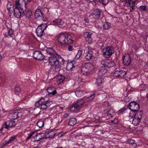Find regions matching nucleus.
<instances>
[{"label":"nucleus","mask_w":148,"mask_h":148,"mask_svg":"<svg viewBox=\"0 0 148 148\" xmlns=\"http://www.w3.org/2000/svg\"><path fill=\"white\" fill-rule=\"evenodd\" d=\"M129 116L133 118L132 123L135 126L138 125L140 121V119H138L137 118H135V116L131 113L130 114Z\"/></svg>","instance_id":"obj_18"},{"label":"nucleus","mask_w":148,"mask_h":148,"mask_svg":"<svg viewBox=\"0 0 148 148\" xmlns=\"http://www.w3.org/2000/svg\"><path fill=\"white\" fill-rule=\"evenodd\" d=\"M107 73V70L105 69H102L99 71L98 73V77L103 78V76L106 75Z\"/></svg>","instance_id":"obj_24"},{"label":"nucleus","mask_w":148,"mask_h":148,"mask_svg":"<svg viewBox=\"0 0 148 148\" xmlns=\"http://www.w3.org/2000/svg\"><path fill=\"white\" fill-rule=\"evenodd\" d=\"M135 140H134L131 139L130 140L128 141L129 143L130 144L132 145L133 147H136V144L135 143Z\"/></svg>","instance_id":"obj_40"},{"label":"nucleus","mask_w":148,"mask_h":148,"mask_svg":"<svg viewBox=\"0 0 148 148\" xmlns=\"http://www.w3.org/2000/svg\"><path fill=\"white\" fill-rule=\"evenodd\" d=\"M33 57L34 59L39 60H45L47 61V59L41 52L38 51H35L33 53Z\"/></svg>","instance_id":"obj_11"},{"label":"nucleus","mask_w":148,"mask_h":148,"mask_svg":"<svg viewBox=\"0 0 148 148\" xmlns=\"http://www.w3.org/2000/svg\"><path fill=\"white\" fill-rule=\"evenodd\" d=\"M35 18L37 20H41L43 21H45L47 20L42 11L39 9L36 10L34 14Z\"/></svg>","instance_id":"obj_10"},{"label":"nucleus","mask_w":148,"mask_h":148,"mask_svg":"<svg viewBox=\"0 0 148 148\" xmlns=\"http://www.w3.org/2000/svg\"><path fill=\"white\" fill-rule=\"evenodd\" d=\"M133 115H134L135 116V118H137L141 120L142 118V115H136V114L135 113V112L134 113V114H132Z\"/></svg>","instance_id":"obj_45"},{"label":"nucleus","mask_w":148,"mask_h":148,"mask_svg":"<svg viewBox=\"0 0 148 148\" xmlns=\"http://www.w3.org/2000/svg\"><path fill=\"white\" fill-rule=\"evenodd\" d=\"M58 108L62 110L63 109V107H58V106H55L53 107L51 109H56L57 108Z\"/></svg>","instance_id":"obj_49"},{"label":"nucleus","mask_w":148,"mask_h":148,"mask_svg":"<svg viewBox=\"0 0 148 148\" xmlns=\"http://www.w3.org/2000/svg\"><path fill=\"white\" fill-rule=\"evenodd\" d=\"M9 128L15 126V124L14 121H9Z\"/></svg>","instance_id":"obj_44"},{"label":"nucleus","mask_w":148,"mask_h":148,"mask_svg":"<svg viewBox=\"0 0 148 148\" xmlns=\"http://www.w3.org/2000/svg\"><path fill=\"white\" fill-rule=\"evenodd\" d=\"M14 90L15 93L16 94L18 93L20 91L21 89L18 87L15 86Z\"/></svg>","instance_id":"obj_42"},{"label":"nucleus","mask_w":148,"mask_h":148,"mask_svg":"<svg viewBox=\"0 0 148 148\" xmlns=\"http://www.w3.org/2000/svg\"><path fill=\"white\" fill-rule=\"evenodd\" d=\"M53 23L52 24H53L55 26H56L58 25H62L64 24V21L63 20L60 18H57L54 20L52 21Z\"/></svg>","instance_id":"obj_19"},{"label":"nucleus","mask_w":148,"mask_h":148,"mask_svg":"<svg viewBox=\"0 0 148 148\" xmlns=\"http://www.w3.org/2000/svg\"><path fill=\"white\" fill-rule=\"evenodd\" d=\"M123 63L124 65L129 66L131 62L130 56L128 54H125L123 58Z\"/></svg>","instance_id":"obj_14"},{"label":"nucleus","mask_w":148,"mask_h":148,"mask_svg":"<svg viewBox=\"0 0 148 148\" xmlns=\"http://www.w3.org/2000/svg\"><path fill=\"white\" fill-rule=\"evenodd\" d=\"M110 0H95V1L99 2L102 3L104 5L108 4Z\"/></svg>","instance_id":"obj_36"},{"label":"nucleus","mask_w":148,"mask_h":148,"mask_svg":"<svg viewBox=\"0 0 148 148\" xmlns=\"http://www.w3.org/2000/svg\"><path fill=\"white\" fill-rule=\"evenodd\" d=\"M114 61H110L109 60L106 59L101 61V64L102 67L110 68L113 67L115 65Z\"/></svg>","instance_id":"obj_12"},{"label":"nucleus","mask_w":148,"mask_h":148,"mask_svg":"<svg viewBox=\"0 0 148 148\" xmlns=\"http://www.w3.org/2000/svg\"><path fill=\"white\" fill-rule=\"evenodd\" d=\"M15 136H11L10 138V141H12L14 140V139H15Z\"/></svg>","instance_id":"obj_54"},{"label":"nucleus","mask_w":148,"mask_h":148,"mask_svg":"<svg viewBox=\"0 0 148 148\" xmlns=\"http://www.w3.org/2000/svg\"><path fill=\"white\" fill-rule=\"evenodd\" d=\"M69 116V114L67 113L65 114L63 116V118H66L67 117Z\"/></svg>","instance_id":"obj_53"},{"label":"nucleus","mask_w":148,"mask_h":148,"mask_svg":"<svg viewBox=\"0 0 148 148\" xmlns=\"http://www.w3.org/2000/svg\"><path fill=\"white\" fill-rule=\"evenodd\" d=\"M47 135L45 133H37L34 136L33 138L34 139V142H36L40 140L42 138H45L46 136Z\"/></svg>","instance_id":"obj_15"},{"label":"nucleus","mask_w":148,"mask_h":148,"mask_svg":"<svg viewBox=\"0 0 148 148\" xmlns=\"http://www.w3.org/2000/svg\"><path fill=\"white\" fill-rule=\"evenodd\" d=\"M46 23H42L39 25L36 29V33L38 36L41 37L44 34V30L47 27Z\"/></svg>","instance_id":"obj_9"},{"label":"nucleus","mask_w":148,"mask_h":148,"mask_svg":"<svg viewBox=\"0 0 148 148\" xmlns=\"http://www.w3.org/2000/svg\"><path fill=\"white\" fill-rule=\"evenodd\" d=\"M32 1V0H27V1L30 3Z\"/></svg>","instance_id":"obj_59"},{"label":"nucleus","mask_w":148,"mask_h":148,"mask_svg":"<svg viewBox=\"0 0 148 148\" xmlns=\"http://www.w3.org/2000/svg\"><path fill=\"white\" fill-rule=\"evenodd\" d=\"M13 34V31L12 29H9L7 32L4 34L5 37H8L9 36L11 37Z\"/></svg>","instance_id":"obj_28"},{"label":"nucleus","mask_w":148,"mask_h":148,"mask_svg":"<svg viewBox=\"0 0 148 148\" xmlns=\"http://www.w3.org/2000/svg\"><path fill=\"white\" fill-rule=\"evenodd\" d=\"M112 110V111H111L110 112V113H115V111L113 109H110V110Z\"/></svg>","instance_id":"obj_55"},{"label":"nucleus","mask_w":148,"mask_h":148,"mask_svg":"<svg viewBox=\"0 0 148 148\" xmlns=\"http://www.w3.org/2000/svg\"><path fill=\"white\" fill-rule=\"evenodd\" d=\"M2 57L1 55V54H0V60L2 58Z\"/></svg>","instance_id":"obj_61"},{"label":"nucleus","mask_w":148,"mask_h":148,"mask_svg":"<svg viewBox=\"0 0 148 148\" xmlns=\"http://www.w3.org/2000/svg\"><path fill=\"white\" fill-rule=\"evenodd\" d=\"M47 91L48 93V95L52 94L53 95H55L57 92L56 90H54V88L52 87H50L48 88Z\"/></svg>","instance_id":"obj_25"},{"label":"nucleus","mask_w":148,"mask_h":148,"mask_svg":"<svg viewBox=\"0 0 148 148\" xmlns=\"http://www.w3.org/2000/svg\"><path fill=\"white\" fill-rule=\"evenodd\" d=\"M9 121H8L6 122H4L3 125L2 126H3L4 128L8 129L9 128Z\"/></svg>","instance_id":"obj_35"},{"label":"nucleus","mask_w":148,"mask_h":148,"mask_svg":"<svg viewBox=\"0 0 148 148\" xmlns=\"http://www.w3.org/2000/svg\"><path fill=\"white\" fill-rule=\"evenodd\" d=\"M57 79L60 82H62L64 79L65 77L63 75H60L58 76Z\"/></svg>","instance_id":"obj_41"},{"label":"nucleus","mask_w":148,"mask_h":148,"mask_svg":"<svg viewBox=\"0 0 148 148\" xmlns=\"http://www.w3.org/2000/svg\"><path fill=\"white\" fill-rule=\"evenodd\" d=\"M44 124V121L42 120H40L37 122L36 125L39 127L41 128L43 127Z\"/></svg>","instance_id":"obj_31"},{"label":"nucleus","mask_w":148,"mask_h":148,"mask_svg":"<svg viewBox=\"0 0 148 148\" xmlns=\"http://www.w3.org/2000/svg\"><path fill=\"white\" fill-rule=\"evenodd\" d=\"M135 113L136 114V115H142L143 114V112L142 110H140L139 111H138L137 112H135Z\"/></svg>","instance_id":"obj_48"},{"label":"nucleus","mask_w":148,"mask_h":148,"mask_svg":"<svg viewBox=\"0 0 148 148\" xmlns=\"http://www.w3.org/2000/svg\"><path fill=\"white\" fill-rule=\"evenodd\" d=\"M146 97H147V100H148V93L146 95Z\"/></svg>","instance_id":"obj_60"},{"label":"nucleus","mask_w":148,"mask_h":148,"mask_svg":"<svg viewBox=\"0 0 148 148\" xmlns=\"http://www.w3.org/2000/svg\"><path fill=\"white\" fill-rule=\"evenodd\" d=\"M126 73L124 71H116L114 74L115 76L119 78H122L124 77L125 75L126 74Z\"/></svg>","instance_id":"obj_16"},{"label":"nucleus","mask_w":148,"mask_h":148,"mask_svg":"<svg viewBox=\"0 0 148 148\" xmlns=\"http://www.w3.org/2000/svg\"><path fill=\"white\" fill-rule=\"evenodd\" d=\"M140 1V0H135L134 1H133V0H125L126 4L127 6L132 7L133 9V8L136 2H139Z\"/></svg>","instance_id":"obj_17"},{"label":"nucleus","mask_w":148,"mask_h":148,"mask_svg":"<svg viewBox=\"0 0 148 148\" xmlns=\"http://www.w3.org/2000/svg\"><path fill=\"white\" fill-rule=\"evenodd\" d=\"M74 61H71L70 62H68L67 64L66 69L68 71L71 70L73 68H74L75 66L73 64Z\"/></svg>","instance_id":"obj_23"},{"label":"nucleus","mask_w":148,"mask_h":148,"mask_svg":"<svg viewBox=\"0 0 148 148\" xmlns=\"http://www.w3.org/2000/svg\"><path fill=\"white\" fill-rule=\"evenodd\" d=\"M21 0L22 2L20 3V0H16L15 5V8L13 9L14 16L18 18H20L21 17L23 16V9L22 6L24 4L25 6L26 5L25 0Z\"/></svg>","instance_id":"obj_2"},{"label":"nucleus","mask_w":148,"mask_h":148,"mask_svg":"<svg viewBox=\"0 0 148 148\" xmlns=\"http://www.w3.org/2000/svg\"><path fill=\"white\" fill-rule=\"evenodd\" d=\"M77 120L75 118H73L70 119V121L69 122V125L71 126H73L76 123Z\"/></svg>","instance_id":"obj_27"},{"label":"nucleus","mask_w":148,"mask_h":148,"mask_svg":"<svg viewBox=\"0 0 148 148\" xmlns=\"http://www.w3.org/2000/svg\"><path fill=\"white\" fill-rule=\"evenodd\" d=\"M102 77H98L96 79V83L98 86H100L101 85L104 81H103L102 79Z\"/></svg>","instance_id":"obj_30"},{"label":"nucleus","mask_w":148,"mask_h":148,"mask_svg":"<svg viewBox=\"0 0 148 148\" xmlns=\"http://www.w3.org/2000/svg\"><path fill=\"white\" fill-rule=\"evenodd\" d=\"M3 128H4V127H3V126H2V127L0 129V130H1V131L3 130Z\"/></svg>","instance_id":"obj_58"},{"label":"nucleus","mask_w":148,"mask_h":148,"mask_svg":"<svg viewBox=\"0 0 148 148\" xmlns=\"http://www.w3.org/2000/svg\"><path fill=\"white\" fill-rule=\"evenodd\" d=\"M111 26V24L107 22H105L104 23L103 27L105 29H109Z\"/></svg>","instance_id":"obj_29"},{"label":"nucleus","mask_w":148,"mask_h":148,"mask_svg":"<svg viewBox=\"0 0 148 148\" xmlns=\"http://www.w3.org/2000/svg\"><path fill=\"white\" fill-rule=\"evenodd\" d=\"M147 7L146 5L140 6L139 7V10L140 11L147 12Z\"/></svg>","instance_id":"obj_34"},{"label":"nucleus","mask_w":148,"mask_h":148,"mask_svg":"<svg viewBox=\"0 0 148 148\" xmlns=\"http://www.w3.org/2000/svg\"><path fill=\"white\" fill-rule=\"evenodd\" d=\"M37 131L36 130H35L33 132H31L29 134L28 136L27 137L26 139V140L29 139L35 133H36Z\"/></svg>","instance_id":"obj_39"},{"label":"nucleus","mask_w":148,"mask_h":148,"mask_svg":"<svg viewBox=\"0 0 148 148\" xmlns=\"http://www.w3.org/2000/svg\"><path fill=\"white\" fill-rule=\"evenodd\" d=\"M95 69L94 65L90 63H86L83 64L81 67L82 73L86 75H88L93 71Z\"/></svg>","instance_id":"obj_5"},{"label":"nucleus","mask_w":148,"mask_h":148,"mask_svg":"<svg viewBox=\"0 0 148 148\" xmlns=\"http://www.w3.org/2000/svg\"><path fill=\"white\" fill-rule=\"evenodd\" d=\"M113 121L112 120H109L108 121V122L109 124H110L111 123H113Z\"/></svg>","instance_id":"obj_56"},{"label":"nucleus","mask_w":148,"mask_h":148,"mask_svg":"<svg viewBox=\"0 0 148 148\" xmlns=\"http://www.w3.org/2000/svg\"><path fill=\"white\" fill-rule=\"evenodd\" d=\"M65 134V133L64 132H61L60 133L58 134V136L60 137H61L63 136L64 134Z\"/></svg>","instance_id":"obj_51"},{"label":"nucleus","mask_w":148,"mask_h":148,"mask_svg":"<svg viewBox=\"0 0 148 148\" xmlns=\"http://www.w3.org/2000/svg\"><path fill=\"white\" fill-rule=\"evenodd\" d=\"M45 134L47 135L46 136L45 138V139H46L48 138H52L55 135L56 133L53 131H48V132H46Z\"/></svg>","instance_id":"obj_22"},{"label":"nucleus","mask_w":148,"mask_h":148,"mask_svg":"<svg viewBox=\"0 0 148 148\" xmlns=\"http://www.w3.org/2000/svg\"><path fill=\"white\" fill-rule=\"evenodd\" d=\"M17 116H18V118L21 117L23 115L22 113L21 112H17Z\"/></svg>","instance_id":"obj_50"},{"label":"nucleus","mask_w":148,"mask_h":148,"mask_svg":"<svg viewBox=\"0 0 148 148\" xmlns=\"http://www.w3.org/2000/svg\"><path fill=\"white\" fill-rule=\"evenodd\" d=\"M82 50H79L78 51V52L77 53L75 57V59H78L79 58L81 57V56L82 55Z\"/></svg>","instance_id":"obj_38"},{"label":"nucleus","mask_w":148,"mask_h":148,"mask_svg":"<svg viewBox=\"0 0 148 148\" xmlns=\"http://www.w3.org/2000/svg\"><path fill=\"white\" fill-rule=\"evenodd\" d=\"M14 7V5L13 4L10 2H8V3L7 5V10L10 11L11 10V9L13 10Z\"/></svg>","instance_id":"obj_32"},{"label":"nucleus","mask_w":148,"mask_h":148,"mask_svg":"<svg viewBox=\"0 0 148 148\" xmlns=\"http://www.w3.org/2000/svg\"><path fill=\"white\" fill-rule=\"evenodd\" d=\"M32 15V12L31 10H27L25 11L23 10V16H25L27 18H29L31 17Z\"/></svg>","instance_id":"obj_20"},{"label":"nucleus","mask_w":148,"mask_h":148,"mask_svg":"<svg viewBox=\"0 0 148 148\" xmlns=\"http://www.w3.org/2000/svg\"><path fill=\"white\" fill-rule=\"evenodd\" d=\"M117 124L116 123H114V124Z\"/></svg>","instance_id":"obj_62"},{"label":"nucleus","mask_w":148,"mask_h":148,"mask_svg":"<svg viewBox=\"0 0 148 148\" xmlns=\"http://www.w3.org/2000/svg\"><path fill=\"white\" fill-rule=\"evenodd\" d=\"M95 97V93H93L92 95H91L90 96L87 97V101H90L93 99Z\"/></svg>","instance_id":"obj_43"},{"label":"nucleus","mask_w":148,"mask_h":148,"mask_svg":"<svg viewBox=\"0 0 148 148\" xmlns=\"http://www.w3.org/2000/svg\"><path fill=\"white\" fill-rule=\"evenodd\" d=\"M92 33L90 32H86L84 34V36L86 38L87 41H88L89 42H92V38L91 37V35Z\"/></svg>","instance_id":"obj_21"},{"label":"nucleus","mask_w":148,"mask_h":148,"mask_svg":"<svg viewBox=\"0 0 148 148\" xmlns=\"http://www.w3.org/2000/svg\"><path fill=\"white\" fill-rule=\"evenodd\" d=\"M127 110V108H122L121 110H119L118 112L119 113H122L123 112L126 110Z\"/></svg>","instance_id":"obj_46"},{"label":"nucleus","mask_w":148,"mask_h":148,"mask_svg":"<svg viewBox=\"0 0 148 148\" xmlns=\"http://www.w3.org/2000/svg\"><path fill=\"white\" fill-rule=\"evenodd\" d=\"M111 111H112V110H111ZM111 112V110H108L106 112V113L107 114V115L109 117H113V116H112V115L111 113H110V112Z\"/></svg>","instance_id":"obj_47"},{"label":"nucleus","mask_w":148,"mask_h":148,"mask_svg":"<svg viewBox=\"0 0 148 148\" xmlns=\"http://www.w3.org/2000/svg\"><path fill=\"white\" fill-rule=\"evenodd\" d=\"M17 112H13L10 114V116L13 119H18Z\"/></svg>","instance_id":"obj_33"},{"label":"nucleus","mask_w":148,"mask_h":148,"mask_svg":"<svg viewBox=\"0 0 148 148\" xmlns=\"http://www.w3.org/2000/svg\"><path fill=\"white\" fill-rule=\"evenodd\" d=\"M53 104L52 101H45L44 98H42L40 100L37 101L35 104V106L42 110H46L47 108Z\"/></svg>","instance_id":"obj_3"},{"label":"nucleus","mask_w":148,"mask_h":148,"mask_svg":"<svg viewBox=\"0 0 148 148\" xmlns=\"http://www.w3.org/2000/svg\"><path fill=\"white\" fill-rule=\"evenodd\" d=\"M12 142V141H10V139H9V140L7 141L6 142V144H9L10 143H11Z\"/></svg>","instance_id":"obj_57"},{"label":"nucleus","mask_w":148,"mask_h":148,"mask_svg":"<svg viewBox=\"0 0 148 148\" xmlns=\"http://www.w3.org/2000/svg\"><path fill=\"white\" fill-rule=\"evenodd\" d=\"M84 103V99L77 100L76 102H74L72 106L70 107L71 110H78L82 107Z\"/></svg>","instance_id":"obj_8"},{"label":"nucleus","mask_w":148,"mask_h":148,"mask_svg":"<svg viewBox=\"0 0 148 148\" xmlns=\"http://www.w3.org/2000/svg\"><path fill=\"white\" fill-rule=\"evenodd\" d=\"M75 95L77 97H81L83 94V92L80 90H77L75 92Z\"/></svg>","instance_id":"obj_37"},{"label":"nucleus","mask_w":148,"mask_h":148,"mask_svg":"<svg viewBox=\"0 0 148 148\" xmlns=\"http://www.w3.org/2000/svg\"><path fill=\"white\" fill-rule=\"evenodd\" d=\"M102 13V11L101 9L96 8L92 11V14L94 18L97 19L100 18Z\"/></svg>","instance_id":"obj_13"},{"label":"nucleus","mask_w":148,"mask_h":148,"mask_svg":"<svg viewBox=\"0 0 148 148\" xmlns=\"http://www.w3.org/2000/svg\"><path fill=\"white\" fill-rule=\"evenodd\" d=\"M58 40L60 45H69L72 43L73 42L70 35L66 34H60L58 36Z\"/></svg>","instance_id":"obj_4"},{"label":"nucleus","mask_w":148,"mask_h":148,"mask_svg":"<svg viewBox=\"0 0 148 148\" xmlns=\"http://www.w3.org/2000/svg\"><path fill=\"white\" fill-rule=\"evenodd\" d=\"M92 56V52L91 50H89L87 52L85 57V59L87 60H90Z\"/></svg>","instance_id":"obj_26"},{"label":"nucleus","mask_w":148,"mask_h":148,"mask_svg":"<svg viewBox=\"0 0 148 148\" xmlns=\"http://www.w3.org/2000/svg\"><path fill=\"white\" fill-rule=\"evenodd\" d=\"M46 51L47 53L51 56L47 59V61H48L51 67L55 66L56 72H59L61 69V63L64 64V60L52 48H47Z\"/></svg>","instance_id":"obj_1"},{"label":"nucleus","mask_w":148,"mask_h":148,"mask_svg":"<svg viewBox=\"0 0 148 148\" xmlns=\"http://www.w3.org/2000/svg\"><path fill=\"white\" fill-rule=\"evenodd\" d=\"M103 54L107 58H108L114 52V48L112 46L107 47L102 50Z\"/></svg>","instance_id":"obj_7"},{"label":"nucleus","mask_w":148,"mask_h":148,"mask_svg":"<svg viewBox=\"0 0 148 148\" xmlns=\"http://www.w3.org/2000/svg\"><path fill=\"white\" fill-rule=\"evenodd\" d=\"M126 106L128 108L131 110V112L130 113L134 114V113L137 112L140 108V106L138 103L135 101H133L130 102L128 105Z\"/></svg>","instance_id":"obj_6"},{"label":"nucleus","mask_w":148,"mask_h":148,"mask_svg":"<svg viewBox=\"0 0 148 148\" xmlns=\"http://www.w3.org/2000/svg\"><path fill=\"white\" fill-rule=\"evenodd\" d=\"M68 49L69 51H72L73 50V46L70 45L68 47Z\"/></svg>","instance_id":"obj_52"}]
</instances>
